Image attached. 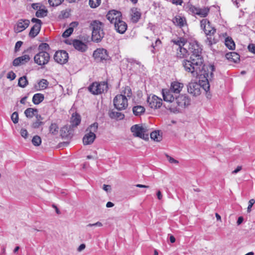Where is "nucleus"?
Segmentation results:
<instances>
[{"mask_svg":"<svg viewBox=\"0 0 255 255\" xmlns=\"http://www.w3.org/2000/svg\"><path fill=\"white\" fill-rule=\"evenodd\" d=\"M214 65L209 66V71L203 70L201 74L194 77H199V83L195 82H191L187 85L188 92L194 96H199L201 94V88L207 92L210 89L209 81L213 78V72L215 71Z\"/></svg>","mask_w":255,"mask_h":255,"instance_id":"nucleus-2","label":"nucleus"},{"mask_svg":"<svg viewBox=\"0 0 255 255\" xmlns=\"http://www.w3.org/2000/svg\"><path fill=\"white\" fill-rule=\"evenodd\" d=\"M103 189L105 191L108 192L110 191L111 190V186L110 185H109L104 184L103 185Z\"/></svg>","mask_w":255,"mask_h":255,"instance_id":"nucleus-58","label":"nucleus"},{"mask_svg":"<svg viewBox=\"0 0 255 255\" xmlns=\"http://www.w3.org/2000/svg\"><path fill=\"white\" fill-rule=\"evenodd\" d=\"M109 117L111 119H116V120H123L125 118L124 114L122 113L115 112V111H110L109 113Z\"/></svg>","mask_w":255,"mask_h":255,"instance_id":"nucleus-27","label":"nucleus"},{"mask_svg":"<svg viewBox=\"0 0 255 255\" xmlns=\"http://www.w3.org/2000/svg\"><path fill=\"white\" fill-rule=\"evenodd\" d=\"M53 58L57 63L64 64L68 61V53L65 50H59L55 53Z\"/></svg>","mask_w":255,"mask_h":255,"instance_id":"nucleus-12","label":"nucleus"},{"mask_svg":"<svg viewBox=\"0 0 255 255\" xmlns=\"http://www.w3.org/2000/svg\"><path fill=\"white\" fill-rule=\"evenodd\" d=\"M226 57L228 60L237 63L240 60V55L236 52H232L226 54Z\"/></svg>","mask_w":255,"mask_h":255,"instance_id":"nucleus-26","label":"nucleus"},{"mask_svg":"<svg viewBox=\"0 0 255 255\" xmlns=\"http://www.w3.org/2000/svg\"><path fill=\"white\" fill-rule=\"evenodd\" d=\"M175 103L177 106L175 108H170V110L173 111H179L180 108H184L190 105V98L186 94L179 95L175 96Z\"/></svg>","mask_w":255,"mask_h":255,"instance_id":"nucleus-5","label":"nucleus"},{"mask_svg":"<svg viewBox=\"0 0 255 255\" xmlns=\"http://www.w3.org/2000/svg\"><path fill=\"white\" fill-rule=\"evenodd\" d=\"M31 21L32 22L35 23V24L31 28L28 34V36L29 37L33 38L35 37L39 33L42 22L41 20L36 18H32Z\"/></svg>","mask_w":255,"mask_h":255,"instance_id":"nucleus-11","label":"nucleus"},{"mask_svg":"<svg viewBox=\"0 0 255 255\" xmlns=\"http://www.w3.org/2000/svg\"><path fill=\"white\" fill-rule=\"evenodd\" d=\"M106 17L111 23H115V22L122 17V14L120 11L116 10H112L108 12L106 15Z\"/></svg>","mask_w":255,"mask_h":255,"instance_id":"nucleus-15","label":"nucleus"},{"mask_svg":"<svg viewBox=\"0 0 255 255\" xmlns=\"http://www.w3.org/2000/svg\"><path fill=\"white\" fill-rule=\"evenodd\" d=\"M15 77V74L12 71L9 72L7 75V78L10 79V80H13Z\"/></svg>","mask_w":255,"mask_h":255,"instance_id":"nucleus-50","label":"nucleus"},{"mask_svg":"<svg viewBox=\"0 0 255 255\" xmlns=\"http://www.w3.org/2000/svg\"><path fill=\"white\" fill-rule=\"evenodd\" d=\"M166 156H167V159L170 163H178V161L177 160L174 159L173 157H171L168 155H166Z\"/></svg>","mask_w":255,"mask_h":255,"instance_id":"nucleus-55","label":"nucleus"},{"mask_svg":"<svg viewBox=\"0 0 255 255\" xmlns=\"http://www.w3.org/2000/svg\"><path fill=\"white\" fill-rule=\"evenodd\" d=\"M36 121L33 122L31 125V127L33 128H38L44 125V123L42 122L43 118L40 115L36 114L35 115Z\"/></svg>","mask_w":255,"mask_h":255,"instance_id":"nucleus-23","label":"nucleus"},{"mask_svg":"<svg viewBox=\"0 0 255 255\" xmlns=\"http://www.w3.org/2000/svg\"><path fill=\"white\" fill-rule=\"evenodd\" d=\"M255 203V200L254 199H252L250 200L249 201V205L247 209V212L248 213H250L251 211V208L254 205V204Z\"/></svg>","mask_w":255,"mask_h":255,"instance_id":"nucleus-49","label":"nucleus"},{"mask_svg":"<svg viewBox=\"0 0 255 255\" xmlns=\"http://www.w3.org/2000/svg\"><path fill=\"white\" fill-rule=\"evenodd\" d=\"M132 14L131 15L132 20L133 22L136 23L138 21L141 17V12L137 8H133L131 9Z\"/></svg>","mask_w":255,"mask_h":255,"instance_id":"nucleus-25","label":"nucleus"},{"mask_svg":"<svg viewBox=\"0 0 255 255\" xmlns=\"http://www.w3.org/2000/svg\"><path fill=\"white\" fill-rule=\"evenodd\" d=\"M225 44L226 46L230 50H233L235 48V42L231 37H227L225 39Z\"/></svg>","mask_w":255,"mask_h":255,"instance_id":"nucleus-32","label":"nucleus"},{"mask_svg":"<svg viewBox=\"0 0 255 255\" xmlns=\"http://www.w3.org/2000/svg\"><path fill=\"white\" fill-rule=\"evenodd\" d=\"M44 99V95L41 93H37L33 95L32 102L35 105H38L42 102Z\"/></svg>","mask_w":255,"mask_h":255,"instance_id":"nucleus-29","label":"nucleus"},{"mask_svg":"<svg viewBox=\"0 0 255 255\" xmlns=\"http://www.w3.org/2000/svg\"><path fill=\"white\" fill-rule=\"evenodd\" d=\"M28 85V80L26 76L21 77L18 79V86L24 88Z\"/></svg>","mask_w":255,"mask_h":255,"instance_id":"nucleus-37","label":"nucleus"},{"mask_svg":"<svg viewBox=\"0 0 255 255\" xmlns=\"http://www.w3.org/2000/svg\"><path fill=\"white\" fill-rule=\"evenodd\" d=\"M183 87V84L177 81L172 82L169 89H162V95L164 101L173 103L175 96L179 94Z\"/></svg>","mask_w":255,"mask_h":255,"instance_id":"nucleus-3","label":"nucleus"},{"mask_svg":"<svg viewBox=\"0 0 255 255\" xmlns=\"http://www.w3.org/2000/svg\"><path fill=\"white\" fill-rule=\"evenodd\" d=\"M248 49L250 52L255 54V44H250L248 46Z\"/></svg>","mask_w":255,"mask_h":255,"instance_id":"nucleus-54","label":"nucleus"},{"mask_svg":"<svg viewBox=\"0 0 255 255\" xmlns=\"http://www.w3.org/2000/svg\"><path fill=\"white\" fill-rule=\"evenodd\" d=\"M12 64H13V65L14 66H18L20 65V64H21L19 57H17V58H15V59H14V60L13 61Z\"/></svg>","mask_w":255,"mask_h":255,"instance_id":"nucleus-53","label":"nucleus"},{"mask_svg":"<svg viewBox=\"0 0 255 255\" xmlns=\"http://www.w3.org/2000/svg\"><path fill=\"white\" fill-rule=\"evenodd\" d=\"M48 10L44 8H39L35 13V16L37 17H44L47 15Z\"/></svg>","mask_w":255,"mask_h":255,"instance_id":"nucleus-39","label":"nucleus"},{"mask_svg":"<svg viewBox=\"0 0 255 255\" xmlns=\"http://www.w3.org/2000/svg\"><path fill=\"white\" fill-rule=\"evenodd\" d=\"M93 56L98 62L107 63L110 62L111 60L108 51L103 48H97L93 52Z\"/></svg>","mask_w":255,"mask_h":255,"instance_id":"nucleus-6","label":"nucleus"},{"mask_svg":"<svg viewBox=\"0 0 255 255\" xmlns=\"http://www.w3.org/2000/svg\"><path fill=\"white\" fill-rule=\"evenodd\" d=\"M48 84V83L45 79H42L38 83L39 87L42 89H45L47 87Z\"/></svg>","mask_w":255,"mask_h":255,"instance_id":"nucleus-47","label":"nucleus"},{"mask_svg":"<svg viewBox=\"0 0 255 255\" xmlns=\"http://www.w3.org/2000/svg\"><path fill=\"white\" fill-rule=\"evenodd\" d=\"M130 130L135 137H138L144 140L148 139V133H147V129L139 125L132 126Z\"/></svg>","mask_w":255,"mask_h":255,"instance_id":"nucleus-9","label":"nucleus"},{"mask_svg":"<svg viewBox=\"0 0 255 255\" xmlns=\"http://www.w3.org/2000/svg\"><path fill=\"white\" fill-rule=\"evenodd\" d=\"M242 169V167L241 166H238L232 172V173L233 174H237L238 172L240 171Z\"/></svg>","mask_w":255,"mask_h":255,"instance_id":"nucleus-59","label":"nucleus"},{"mask_svg":"<svg viewBox=\"0 0 255 255\" xmlns=\"http://www.w3.org/2000/svg\"><path fill=\"white\" fill-rule=\"evenodd\" d=\"M189 59H184L182 61V65L185 71L190 73L192 76L201 74L203 70H210L209 66L204 64L202 55V48L196 40L189 42L188 46Z\"/></svg>","mask_w":255,"mask_h":255,"instance_id":"nucleus-1","label":"nucleus"},{"mask_svg":"<svg viewBox=\"0 0 255 255\" xmlns=\"http://www.w3.org/2000/svg\"><path fill=\"white\" fill-rule=\"evenodd\" d=\"M183 31L184 33V35L183 36L178 37L176 39L171 40V42L178 46V47H183V46H184L187 42L188 35L184 29H183Z\"/></svg>","mask_w":255,"mask_h":255,"instance_id":"nucleus-17","label":"nucleus"},{"mask_svg":"<svg viewBox=\"0 0 255 255\" xmlns=\"http://www.w3.org/2000/svg\"><path fill=\"white\" fill-rule=\"evenodd\" d=\"M155 47L158 48V47H159L161 44V41L159 39H157L156 41H155L154 43Z\"/></svg>","mask_w":255,"mask_h":255,"instance_id":"nucleus-60","label":"nucleus"},{"mask_svg":"<svg viewBox=\"0 0 255 255\" xmlns=\"http://www.w3.org/2000/svg\"><path fill=\"white\" fill-rule=\"evenodd\" d=\"M108 89V83L105 81L94 82L88 87L89 91L93 95L101 94L105 92H107Z\"/></svg>","mask_w":255,"mask_h":255,"instance_id":"nucleus-7","label":"nucleus"},{"mask_svg":"<svg viewBox=\"0 0 255 255\" xmlns=\"http://www.w3.org/2000/svg\"><path fill=\"white\" fill-rule=\"evenodd\" d=\"M50 49V46L47 43H42L39 44L38 47L39 52H48Z\"/></svg>","mask_w":255,"mask_h":255,"instance_id":"nucleus-36","label":"nucleus"},{"mask_svg":"<svg viewBox=\"0 0 255 255\" xmlns=\"http://www.w3.org/2000/svg\"><path fill=\"white\" fill-rule=\"evenodd\" d=\"M101 3V0H89V5L92 8L98 6Z\"/></svg>","mask_w":255,"mask_h":255,"instance_id":"nucleus-43","label":"nucleus"},{"mask_svg":"<svg viewBox=\"0 0 255 255\" xmlns=\"http://www.w3.org/2000/svg\"><path fill=\"white\" fill-rule=\"evenodd\" d=\"M30 21L27 19H19L15 26L14 29L16 33L22 32L28 27Z\"/></svg>","mask_w":255,"mask_h":255,"instance_id":"nucleus-14","label":"nucleus"},{"mask_svg":"<svg viewBox=\"0 0 255 255\" xmlns=\"http://www.w3.org/2000/svg\"><path fill=\"white\" fill-rule=\"evenodd\" d=\"M207 23H209V21L207 19H203L200 21L201 27L204 31L205 34L208 36H214L216 30L215 28H211L208 29L206 28Z\"/></svg>","mask_w":255,"mask_h":255,"instance_id":"nucleus-18","label":"nucleus"},{"mask_svg":"<svg viewBox=\"0 0 255 255\" xmlns=\"http://www.w3.org/2000/svg\"><path fill=\"white\" fill-rule=\"evenodd\" d=\"M71 126L72 127H77L81 122V117L79 115L75 113V115L73 114L71 118Z\"/></svg>","mask_w":255,"mask_h":255,"instance_id":"nucleus-28","label":"nucleus"},{"mask_svg":"<svg viewBox=\"0 0 255 255\" xmlns=\"http://www.w3.org/2000/svg\"><path fill=\"white\" fill-rule=\"evenodd\" d=\"M173 23L180 28L187 26V24L186 18L180 15L175 16L172 19Z\"/></svg>","mask_w":255,"mask_h":255,"instance_id":"nucleus-19","label":"nucleus"},{"mask_svg":"<svg viewBox=\"0 0 255 255\" xmlns=\"http://www.w3.org/2000/svg\"><path fill=\"white\" fill-rule=\"evenodd\" d=\"M147 103L150 108L152 109H158L162 105V100L155 95L149 96L147 98Z\"/></svg>","mask_w":255,"mask_h":255,"instance_id":"nucleus-13","label":"nucleus"},{"mask_svg":"<svg viewBox=\"0 0 255 255\" xmlns=\"http://www.w3.org/2000/svg\"><path fill=\"white\" fill-rule=\"evenodd\" d=\"M183 8L190 14H197L198 7L193 5L190 2L184 4Z\"/></svg>","mask_w":255,"mask_h":255,"instance_id":"nucleus-24","label":"nucleus"},{"mask_svg":"<svg viewBox=\"0 0 255 255\" xmlns=\"http://www.w3.org/2000/svg\"><path fill=\"white\" fill-rule=\"evenodd\" d=\"M34 112L37 113V109L29 108L25 110L24 114L27 118H32L34 115H35L34 114Z\"/></svg>","mask_w":255,"mask_h":255,"instance_id":"nucleus-33","label":"nucleus"},{"mask_svg":"<svg viewBox=\"0 0 255 255\" xmlns=\"http://www.w3.org/2000/svg\"><path fill=\"white\" fill-rule=\"evenodd\" d=\"M122 94H123V95L126 96V98H130L132 95L131 89L129 86L125 87V89L123 91Z\"/></svg>","mask_w":255,"mask_h":255,"instance_id":"nucleus-41","label":"nucleus"},{"mask_svg":"<svg viewBox=\"0 0 255 255\" xmlns=\"http://www.w3.org/2000/svg\"><path fill=\"white\" fill-rule=\"evenodd\" d=\"M73 32V29L72 27H69L62 34V37H69Z\"/></svg>","mask_w":255,"mask_h":255,"instance_id":"nucleus-46","label":"nucleus"},{"mask_svg":"<svg viewBox=\"0 0 255 255\" xmlns=\"http://www.w3.org/2000/svg\"><path fill=\"white\" fill-rule=\"evenodd\" d=\"M11 120L14 124H16L18 122V115L17 112H14L11 116Z\"/></svg>","mask_w":255,"mask_h":255,"instance_id":"nucleus-48","label":"nucleus"},{"mask_svg":"<svg viewBox=\"0 0 255 255\" xmlns=\"http://www.w3.org/2000/svg\"><path fill=\"white\" fill-rule=\"evenodd\" d=\"M73 45L76 50L82 52L86 51L88 48L87 45L80 40H74Z\"/></svg>","mask_w":255,"mask_h":255,"instance_id":"nucleus-20","label":"nucleus"},{"mask_svg":"<svg viewBox=\"0 0 255 255\" xmlns=\"http://www.w3.org/2000/svg\"><path fill=\"white\" fill-rule=\"evenodd\" d=\"M115 28L117 32L124 34L127 29V23L122 20V17L114 23Z\"/></svg>","mask_w":255,"mask_h":255,"instance_id":"nucleus-16","label":"nucleus"},{"mask_svg":"<svg viewBox=\"0 0 255 255\" xmlns=\"http://www.w3.org/2000/svg\"><path fill=\"white\" fill-rule=\"evenodd\" d=\"M98 123L97 122H95L93 123V124L91 125L86 129V131H89L90 134H95V132H96L98 128Z\"/></svg>","mask_w":255,"mask_h":255,"instance_id":"nucleus-34","label":"nucleus"},{"mask_svg":"<svg viewBox=\"0 0 255 255\" xmlns=\"http://www.w3.org/2000/svg\"><path fill=\"white\" fill-rule=\"evenodd\" d=\"M31 7L35 10H38L40 8V6L39 3H32L31 5Z\"/></svg>","mask_w":255,"mask_h":255,"instance_id":"nucleus-61","label":"nucleus"},{"mask_svg":"<svg viewBox=\"0 0 255 255\" xmlns=\"http://www.w3.org/2000/svg\"><path fill=\"white\" fill-rule=\"evenodd\" d=\"M23 42L21 41H18L15 43L14 50L15 52L18 51L19 50L20 47L21 46Z\"/></svg>","mask_w":255,"mask_h":255,"instance_id":"nucleus-51","label":"nucleus"},{"mask_svg":"<svg viewBox=\"0 0 255 255\" xmlns=\"http://www.w3.org/2000/svg\"><path fill=\"white\" fill-rule=\"evenodd\" d=\"M90 27L92 30V41L98 43L104 37V24L97 20H93L90 24Z\"/></svg>","mask_w":255,"mask_h":255,"instance_id":"nucleus-4","label":"nucleus"},{"mask_svg":"<svg viewBox=\"0 0 255 255\" xmlns=\"http://www.w3.org/2000/svg\"><path fill=\"white\" fill-rule=\"evenodd\" d=\"M209 8L208 7H204L203 8L198 7L197 15L201 17H205L207 16L209 12Z\"/></svg>","mask_w":255,"mask_h":255,"instance_id":"nucleus-31","label":"nucleus"},{"mask_svg":"<svg viewBox=\"0 0 255 255\" xmlns=\"http://www.w3.org/2000/svg\"><path fill=\"white\" fill-rule=\"evenodd\" d=\"M49 132L53 135H56L58 133L59 128L55 123H52L49 127Z\"/></svg>","mask_w":255,"mask_h":255,"instance_id":"nucleus-38","label":"nucleus"},{"mask_svg":"<svg viewBox=\"0 0 255 255\" xmlns=\"http://www.w3.org/2000/svg\"><path fill=\"white\" fill-rule=\"evenodd\" d=\"M145 108L141 106H136L132 108L133 114L136 116H140L145 112Z\"/></svg>","mask_w":255,"mask_h":255,"instance_id":"nucleus-30","label":"nucleus"},{"mask_svg":"<svg viewBox=\"0 0 255 255\" xmlns=\"http://www.w3.org/2000/svg\"><path fill=\"white\" fill-rule=\"evenodd\" d=\"M114 106L119 111L126 109L128 106V99L126 96L123 94L117 95L113 100Z\"/></svg>","mask_w":255,"mask_h":255,"instance_id":"nucleus-8","label":"nucleus"},{"mask_svg":"<svg viewBox=\"0 0 255 255\" xmlns=\"http://www.w3.org/2000/svg\"><path fill=\"white\" fill-rule=\"evenodd\" d=\"M32 143L35 146H39L41 143V139L38 135H35L32 139Z\"/></svg>","mask_w":255,"mask_h":255,"instance_id":"nucleus-42","label":"nucleus"},{"mask_svg":"<svg viewBox=\"0 0 255 255\" xmlns=\"http://www.w3.org/2000/svg\"><path fill=\"white\" fill-rule=\"evenodd\" d=\"M64 0H48L49 4L52 6H57L60 5Z\"/></svg>","mask_w":255,"mask_h":255,"instance_id":"nucleus-45","label":"nucleus"},{"mask_svg":"<svg viewBox=\"0 0 255 255\" xmlns=\"http://www.w3.org/2000/svg\"><path fill=\"white\" fill-rule=\"evenodd\" d=\"M96 137L95 134H90L88 132L86 134L83 138V142L84 145H89L92 144Z\"/></svg>","mask_w":255,"mask_h":255,"instance_id":"nucleus-21","label":"nucleus"},{"mask_svg":"<svg viewBox=\"0 0 255 255\" xmlns=\"http://www.w3.org/2000/svg\"><path fill=\"white\" fill-rule=\"evenodd\" d=\"M188 55V50L183 47H178L177 49L176 57L179 59H183L187 57Z\"/></svg>","mask_w":255,"mask_h":255,"instance_id":"nucleus-22","label":"nucleus"},{"mask_svg":"<svg viewBox=\"0 0 255 255\" xmlns=\"http://www.w3.org/2000/svg\"><path fill=\"white\" fill-rule=\"evenodd\" d=\"M103 226V224L102 223L100 222H97L96 223L94 224H89L87 225V227H102Z\"/></svg>","mask_w":255,"mask_h":255,"instance_id":"nucleus-56","label":"nucleus"},{"mask_svg":"<svg viewBox=\"0 0 255 255\" xmlns=\"http://www.w3.org/2000/svg\"><path fill=\"white\" fill-rule=\"evenodd\" d=\"M218 39L215 38L214 36L207 37L206 43L211 47L213 44L217 43Z\"/></svg>","mask_w":255,"mask_h":255,"instance_id":"nucleus-40","label":"nucleus"},{"mask_svg":"<svg viewBox=\"0 0 255 255\" xmlns=\"http://www.w3.org/2000/svg\"><path fill=\"white\" fill-rule=\"evenodd\" d=\"M18 57L20 59V61L21 62V64H24L28 62L30 59L28 55H24Z\"/></svg>","mask_w":255,"mask_h":255,"instance_id":"nucleus-44","label":"nucleus"},{"mask_svg":"<svg viewBox=\"0 0 255 255\" xmlns=\"http://www.w3.org/2000/svg\"><path fill=\"white\" fill-rule=\"evenodd\" d=\"M150 138L154 141H159L162 139V136L160 135L159 131H154L150 133Z\"/></svg>","mask_w":255,"mask_h":255,"instance_id":"nucleus-35","label":"nucleus"},{"mask_svg":"<svg viewBox=\"0 0 255 255\" xmlns=\"http://www.w3.org/2000/svg\"><path fill=\"white\" fill-rule=\"evenodd\" d=\"M244 221V218L242 216H240L238 218L237 223L238 225L241 224Z\"/></svg>","mask_w":255,"mask_h":255,"instance_id":"nucleus-64","label":"nucleus"},{"mask_svg":"<svg viewBox=\"0 0 255 255\" xmlns=\"http://www.w3.org/2000/svg\"><path fill=\"white\" fill-rule=\"evenodd\" d=\"M171 2L173 4H174L175 5H181L183 3V0H172Z\"/></svg>","mask_w":255,"mask_h":255,"instance_id":"nucleus-57","label":"nucleus"},{"mask_svg":"<svg viewBox=\"0 0 255 255\" xmlns=\"http://www.w3.org/2000/svg\"><path fill=\"white\" fill-rule=\"evenodd\" d=\"M20 134L23 137L26 138L28 135V132L26 129L22 128L20 130Z\"/></svg>","mask_w":255,"mask_h":255,"instance_id":"nucleus-52","label":"nucleus"},{"mask_svg":"<svg viewBox=\"0 0 255 255\" xmlns=\"http://www.w3.org/2000/svg\"><path fill=\"white\" fill-rule=\"evenodd\" d=\"M50 54L48 52H38L34 57V61L42 68L48 63L50 60Z\"/></svg>","mask_w":255,"mask_h":255,"instance_id":"nucleus-10","label":"nucleus"},{"mask_svg":"<svg viewBox=\"0 0 255 255\" xmlns=\"http://www.w3.org/2000/svg\"><path fill=\"white\" fill-rule=\"evenodd\" d=\"M78 24H79V23L77 21L72 22L70 24V27H72V29H74V28L77 27L78 25Z\"/></svg>","mask_w":255,"mask_h":255,"instance_id":"nucleus-63","label":"nucleus"},{"mask_svg":"<svg viewBox=\"0 0 255 255\" xmlns=\"http://www.w3.org/2000/svg\"><path fill=\"white\" fill-rule=\"evenodd\" d=\"M151 47L152 48L151 50V52L153 54H155L156 51L158 50V48L155 47L154 44L153 43H152V45H151Z\"/></svg>","mask_w":255,"mask_h":255,"instance_id":"nucleus-62","label":"nucleus"}]
</instances>
